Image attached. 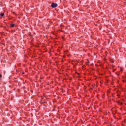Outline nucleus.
Masks as SVG:
<instances>
[{
	"instance_id": "nucleus-3",
	"label": "nucleus",
	"mask_w": 126,
	"mask_h": 126,
	"mask_svg": "<svg viewBox=\"0 0 126 126\" xmlns=\"http://www.w3.org/2000/svg\"><path fill=\"white\" fill-rule=\"evenodd\" d=\"M0 16H1L2 17L4 16V13H1L0 14Z\"/></svg>"
},
{
	"instance_id": "nucleus-4",
	"label": "nucleus",
	"mask_w": 126,
	"mask_h": 126,
	"mask_svg": "<svg viewBox=\"0 0 126 126\" xmlns=\"http://www.w3.org/2000/svg\"><path fill=\"white\" fill-rule=\"evenodd\" d=\"M2 78V75L0 74V79Z\"/></svg>"
},
{
	"instance_id": "nucleus-2",
	"label": "nucleus",
	"mask_w": 126,
	"mask_h": 126,
	"mask_svg": "<svg viewBox=\"0 0 126 126\" xmlns=\"http://www.w3.org/2000/svg\"><path fill=\"white\" fill-rule=\"evenodd\" d=\"M14 26H15V24H11V27H14Z\"/></svg>"
},
{
	"instance_id": "nucleus-6",
	"label": "nucleus",
	"mask_w": 126,
	"mask_h": 126,
	"mask_svg": "<svg viewBox=\"0 0 126 126\" xmlns=\"http://www.w3.org/2000/svg\"><path fill=\"white\" fill-rule=\"evenodd\" d=\"M120 69H121V71H123V69H122V68H121Z\"/></svg>"
},
{
	"instance_id": "nucleus-5",
	"label": "nucleus",
	"mask_w": 126,
	"mask_h": 126,
	"mask_svg": "<svg viewBox=\"0 0 126 126\" xmlns=\"http://www.w3.org/2000/svg\"><path fill=\"white\" fill-rule=\"evenodd\" d=\"M119 105H123V103L122 102H118Z\"/></svg>"
},
{
	"instance_id": "nucleus-7",
	"label": "nucleus",
	"mask_w": 126,
	"mask_h": 126,
	"mask_svg": "<svg viewBox=\"0 0 126 126\" xmlns=\"http://www.w3.org/2000/svg\"><path fill=\"white\" fill-rule=\"evenodd\" d=\"M22 74H24V72H22Z\"/></svg>"
},
{
	"instance_id": "nucleus-1",
	"label": "nucleus",
	"mask_w": 126,
	"mask_h": 126,
	"mask_svg": "<svg viewBox=\"0 0 126 126\" xmlns=\"http://www.w3.org/2000/svg\"><path fill=\"white\" fill-rule=\"evenodd\" d=\"M57 6H58V4L57 3H52L51 4V7H52V8H56Z\"/></svg>"
}]
</instances>
